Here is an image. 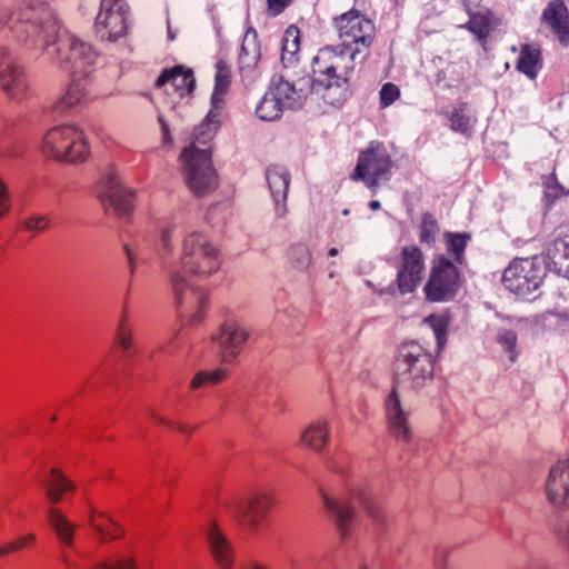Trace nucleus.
I'll return each mask as SVG.
<instances>
[{
	"mask_svg": "<svg viewBox=\"0 0 569 569\" xmlns=\"http://www.w3.org/2000/svg\"><path fill=\"white\" fill-rule=\"evenodd\" d=\"M8 22L13 31L26 34L34 43L49 46L54 42L59 67L71 78L84 80L94 71L97 50L74 36L58 38L59 24L46 6H23L10 17L7 11H2L0 23Z\"/></svg>",
	"mask_w": 569,
	"mask_h": 569,
	"instance_id": "f257e3e1",
	"label": "nucleus"
},
{
	"mask_svg": "<svg viewBox=\"0 0 569 569\" xmlns=\"http://www.w3.org/2000/svg\"><path fill=\"white\" fill-rule=\"evenodd\" d=\"M437 357L416 340L405 341L396 350L393 387L386 400V415L389 430L398 441L409 443L412 437L409 413L401 406L398 389L419 391L427 387L433 380Z\"/></svg>",
	"mask_w": 569,
	"mask_h": 569,
	"instance_id": "f03ea898",
	"label": "nucleus"
},
{
	"mask_svg": "<svg viewBox=\"0 0 569 569\" xmlns=\"http://www.w3.org/2000/svg\"><path fill=\"white\" fill-rule=\"evenodd\" d=\"M219 109H210L206 119L196 128L194 140L183 148L179 157L183 178L189 189L198 197L213 191L218 186L210 149L198 148L197 143L207 144L214 138L219 129Z\"/></svg>",
	"mask_w": 569,
	"mask_h": 569,
	"instance_id": "7ed1b4c3",
	"label": "nucleus"
},
{
	"mask_svg": "<svg viewBox=\"0 0 569 569\" xmlns=\"http://www.w3.org/2000/svg\"><path fill=\"white\" fill-rule=\"evenodd\" d=\"M321 498L326 510L332 518L341 540H346L357 518V506H361L376 526H383L387 521L385 511L378 499L365 487H353L348 493L332 497L321 490Z\"/></svg>",
	"mask_w": 569,
	"mask_h": 569,
	"instance_id": "20e7f679",
	"label": "nucleus"
},
{
	"mask_svg": "<svg viewBox=\"0 0 569 569\" xmlns=\"http://www.w3.org/2000/svg\"><path fill=\"white\" fill-rule=\"evenodd\" d=\"M40 149L44 157L70 164L84 163L91 156L88 137L83 129L74 123L58 124L48 129Z\"/></svg>",
	"mask_w": 569,
	"mask_h": 569,
	"instance_id": "39448f33",
	"label": "nucleus"
},
{
	"mask_svg": "<svg viewBox=\"0 0 569 569\" xmlns=\"http://www.w3.org/2000/svg\"><path fill=\"white\" fill-rule=\"evenodd\" d=\"M353 60L346 46H326L312 60L313 86L340 87L353 71Z\"/></svg>",
	"mask_w": 569,
	"mask_h": 569,
	"instance_id": "423d86ee",
	"label": "nucleus"
},
{
	"mask_svg": "<svg viewBox=\"0 0 569 569\" xmlns=\"http://www.w3.org/2000/svg\"><path fill=\"white\" fill-rule=\"evenodd\" d=\"M180 261L191 273L199 277L210 276L221 266L219 249L208 234L199 231H192L184 237Z\"/></svg>",
	"mask_w": 569,
	"mask_h": 569,
	"instance_id": "0eeeda50",
	"label": "nucleus"
},
{
	"mask_svg": "<svg viewBox=\"0 0 569 569\" xmlns=\"http://www.w3.org/2000/svg\"><path fill=\"white\" fill-rule=\"evenodd\" d=\"M391 168L392 159L383 143L371 141L365 150L360 151L350 179L352 181H363L369 189L373 190L382 181L390 179Z\"/></svg>",
	"mask_w": 569,
	"mask_h": 569,
	"instance_id": "6e6552de",
	"label": "nucleus"
},
{
	"mask_svg": "<svg viewBox=\"0 0 569 569\" xmlns=\"http://www.w3.org/2000/svg\"><path fill=\"white\" fill-rule=\"evenodd\" d=\"M332 23L342 41L341 44L347 49L351 44L355 46L351 52L352 59L362 50L369 49L375 40V23L356 9L335 17Z\"/></svg>",
	"mask_w": 569,
	"mask_h": 569,
	"instance_id": "1a4fd4ad",
	"label": "nucleus"
},
{
	"mask_svg": "<svg viewBox=\"0 0 569 569\" xmlns=\"http://www.w3.org/2000/svg\"><path fill=\"white\" fill-rule=\"evenodd\" d=\"M546 269L538 258H521L510 262L502 274L507 290L520 298H528L542 283Z\"/></svg>",
	"mask_w": 569,
	"mask_h": 569,
	"instance_id": "9d476101",
	"label": "nucleus"
},
{
	"mask_svg": "<svg viewBox=\"0 0 569 569\" xmlns=\"http://www.w3.org/2000/svg\"><path fill=\"white\" fill-rule=\"evenodd\" d=\"M461 283L455 262L443 256L435 258L423 291L430 302L449 301L455 298Z\"/></svg>",
	"mask_w": 569,
	"mask_h": 569,
	"instance_id": "9b49d317",
	"label": "nucleus"
},
{
	"mask_svg": "<svg viewBox=\"0 0 569 569\" xmlns=\"http://www.w3.org/2000/svg\"><path fill=\"white\" fill-rule=\"evenodd\" d=\"M129 6L126 0H101L94 30L101 40L116 42L128 33Z\"/></svg>",
	"mask_w": 569,
	"mask_h": 569,
	"instance_id": "f8f14e48",
	"label": "nucleus"
},
{
	"mask_svg": "<svg viewBox=\"0 0 569 569\" xmlns=\"http://www.w3.org/2000/svg\"><path fill=\"white\" fill-rule=\"evenodd\" d=\"M273 500L269 492L257 491L246 499H233L227 508L232 517L242 526L253 530L272 507Z\"/></svg>",
	"mask_w": 569,
	"mask_h": 569,
	"instance_id": "ddd939ff",
	"label": "nucleus"
},
{
	"mask_svg": "<svg viewBox=\"0 0 569 569\" xmlns=\"http://www.w3.org/2000/svg\"><path fill=\"white\" fill-rule=\"evenodd\" d=\"M98 197L107 211L111 208L120 218H127L132 211L133 192L122 187L113 171L101 179Z\"/></svg>",
	"mask_w": 569,
	"mask_h": 569,
	"instance_id": "4468645a",
	"label": "nucleus"
},
{
	"mask_svg": "<svg viewBox=\"0 0 569 569\" xmlns=\"http://www.w3.org/2000/svg\"><path fill=\"white\" fill-rule=\"evenodd\" d=\"M154 87L180 99L190 98L196 90L194 72L183 64L166 68L154 81Z\"/></svg>",
	"mask_w": 569,
	"mask_h": 569,
	"instance_id": "2eb2a0df",
	"label": "nucleus"
},
{
	"mask_svg": "<svg viewBox=\"0 0 569 569\" xmlns=\"http://www.w3.org/2000/svg\"><path fill=\"white\" fill-rule=\"evenodd\" d=\"M250 333L247 326L233 319H228L221 325L219 333L213 339L219 346L223 363H231L240 355Z\"/></svg>",
	"mask_w": 569,
	"mask_h": 569,
	"instance_id": "dca6fc26",
	"label": "nucleus"
},
{
	"mask_svg": "<svg viewBox=\"0 0 569 569\" xmlns=\"http://www.w3.org/2000/svg\"><path fill=\"white\" fill-rule=\"evenodd\" d=\"M425 257L416 246H407L401 250V263L397 273V284L401 293L412 292L422 280Z\"/></svg>",
	"mask_w": 569,
	"mask_h": 569,
	"instance_id": "f3484780",
	"label": "nucleus"
},
{
	"mask_svg": "<svg viewBox=\"0 0 569 569\" xmlns=\"http://www.w3.org/2000/svg\"><path fill=\"white\" fill-rule=\"evenodd\" d=\"M169 276L177 305L196 308L197 310L192 315L191 321L193 323L201 321L207 307L206 293L192 287L184 273L178 268L171 269Z\"/></svg>",
	"mask_w": 569,
	"mask_h": 569,
	"instance_id": "a211bd4d",
	"label": "nucleus"
},
{
	"mask_svg": "<svg viewBox=\"0 0 569 569\" xmlns=\"http://www.w3.org/2000/svg\"><path fill=\"white\" fill-rule=\"evenodd\" d=\"M547 501L557 509H569V459L555 463L545 482Z\"/></svg>",
	"mask_w": 569,
	"mask_h": 569,
	"instance_id": "6ab92c4d",
	"label": "nucleus"
},
{
	"mask_svg": "<svg viewBox=\"0 0 569 569\" xmlns=\"http://www.w3.org/2000/svg\"><path fill=\"white\" fill-rule=\"evenodd\" d=\"M540 23L561 46H569V8L563 0H550L542 9Z\"/></svg>",
	"mask_w": 569,
	"mask_h": 569,
	"instance_id": "aec40b11",
	"label": "nucleus"
},
{
	"mask_svg": "<svg viewBox=\"0 0 569 569\" xmlns=\"http://www.w3.org/2000/svg\"><path fill=\"white\" fill-rule=\"evenodd\" d=\"M0 86L12 97L23 96L28 89L24 70L6 50H0Z\"/></svg>",
	"mask_w": 569,
	"mask_h": 569,
	"instance_id": "412c9836",
	"label": "nucleus"
},
{
	"mask_svg": "<svg viewBox=\"0 0 569 569\" xmlns=\"http://www.w3.org/2000/svg\"><path fill=\"white\" fill-rule=\"evenodd\" d=\"M266 179L274 201V213L277 218L287 214V194L290 186V173L280 164H272L266 170Z\"/></svg>",
	"mask_w": 569,
	"mask_h": 569,
	"instance_id": "4be33fe9",
	"label": "nucleus"
},
{
	"mask_svg": "<svg viewBox=\"0 0 569 569\" xmlns=\"http://www.w3.org/2000/svg\"><path fill=\"white\" fill-rule=\"evenodd\" d=\"M299 100L295 86L282 76L272 77L262 98V104L269 107H291Z\"/></svg>",
	"mask_w": 569,
	"mask_h": 569,
	"instance_id": "5701e85b",
	"label": "nucleus"
},
{
	"mask_svg": "<svg viewBox=\"0 0 569 569\" xmlns=\"http://www.w3.org/2000/svg\"><path fill=\"white\" fill-rule=\"evenodd\" d=\"M329 440L330 422L326 417L311 420L300 435V442L316 452H321Z\"/></svg>",
	"mask_w": 569,
	"mask_h": 569,
	"instance_id": "b1692460",
	"label": "nucleus"
},
{
	"mask_svg": "<svg viewBox=\"0 0 569 569\" xmlns=\"http://www.w3.org/2000/svg\"><path fill=\"white\" fill-rule=\"evenodd\" d=\"M206 537L210 552L217 565L222 569L230 568L233 561L232 549L226 536L216 523H211L208 527Z\"/></svg>",
	"mask_w": 569,
	"mask_h": 569,
	"instance_id": "393cba45",
	"label": "nucleus"
},
{
	"mask_svg": "<svg viewBox=\"0 0 569 569\" xmlns=\"http://www.w3.org/2000/svg\"><path fill=\"white\" fill-rule=\"evenodd\" d=\"M472 8H467L469 20L465 28L472 32L479 41L486 42L490 33L500 24V20L489 9L472 11Z\"/></svg>",
	"mask_w": 569,
	"mask_h": 569,
	"instance_id": "a878e982",
	"label": "nucleus"
},
{
	"mask_svg": "<svg viewBox=\"0 0 569 569\" xmlns=\"http://www.w3.org/2000/svg\"><path fill=\"white\" fill-rule=\"evenodd\" d=\"M214 68L216 73L213 91L211 93V104L212 107H219L227 102V98L230 94L232 71L230 64L223 59H219Z\"/></svg>",
	"mask_w": 569,
	"mask_h": 569,
	"instance_id": "bb28decb",
	"label": "nucleus"
},
{
	"mask_svg": "<svg viewBox=\"0 0 569 569\" xmlns=\"http://www.w3.org/2000/svg\"><path fill=\"white\" fill-rule=\"evenodd\" d=\"M47 517L52 531L59 542L68 548L73 546L77 525L71 522L59 509L50 507Z\"/></svg>",
	"mask_w": 569,
	"mask_h": 569,
	"instance_id": "cd10ccee",
	"label": "nucleus"
},
{
	"mask_svg": "<svg viewBox=\"0 0 569 569\" xmlns=\"http://www.w3.org/2000/svg\"><path fill=\"white\" fill-rule=\"evenodd\" d=\"M542 67V53L538 44H522L516 68L530 79H536L538 71Z\"/></svg>",
	"mask_w": 569,
	"mask_h": 569,
	"instance_id": "c85d7f7f",
	"label": "nucleus"
},
{
	"mask_svg": "<svg viewBox=\"0 0 569 569\" xmlns=\"http://www.w3.org/2000/svg\"><path fill=\"white\" fill-rule=\"evenodd\" d=\"M548 258L551 269L569 279V237L555 240L548 249Z\"/></svg>",
	"mask_w": 569,
	"mask_h": 569,
	"instance_id": "c756f323",
	"label": "nucleus"
},
{
	"mask_svg": "<svg viewBox=\"0 0 569 569\" xmlns=\"http://www.w3.org/2000/svg\"><path fill=\"white\" fill-rule=\"evenodd\" d=\"M300 44V29L295 24L289 26L282 37L281 61L284 67L291 66L298 61Z\"/></svg>",
	"mask_w": 569,
	"mask_h": 569,
	"instance_id": "7c9ffc66",
	"label": "nucleus"
},
{
	"mask_svg": "<svg viewBox=\"0 0 569 569\" xmlns=\"http://www.w3.org/2000/svg\"><path fill=\"white\" fill-rule=\"evenodd\" d=\"M89 523L100 536L101 542H106L109 539H118L122 536V529L118 526V523L103 512L92 511Z\"/></svg>",
	"mask_w": 569,
	"mask_h": 569,
	"instance_id": "2f4dec72",
	"label": "nucleus"
},
{
	"mask_svg": "<svg viewBox=\"0 0 569 569\" xmlns=\"http://www.w3.org/2000/svg\"><path fill=\"white\" fill-rule=\"evenodd\" d=\"M50 476V479L44 482L46 496L51 503L56 505L61 501L62 493L74 489V485L58 469H51Z\"/></svg>",
	"mask_w": 569,
	"mask_h": 569,
	"instance_id": "473e14b6",
	"label": "nucleus"
},
{
	"mask_svg": "<svg viewBox=\"0 0 569 569\" xmlns=\"http://www.w3.org/2000/svg\"><path fill=\"white\" fill-rule=\"evenodd\" d=\"M423 322L432 330L435 335L437 342L436 353L439 356L447 343V335L450 322L449 318L442 315H430L425 318Z\"/></svg>",
	"mask_w": 569,
	"mask_h": 569,
	"instance_id": "72a5a7b5",
	"label": "nucleus"
},
{
	"mask_svg": "<svg viewBox=\"0 0 569 569\" xmlns=\"http://www.w3.org/2000/svg\"><path fill=\"white\" fill-rule=\"evenodd\" d=\"M229 371L224 368H216L213 370H200L190 381L191 390H199L209 386H216L228 377Z\"/></svg>",
	"mask_w": 569,
	"mask_h": 569,
	"instance_id": "f704fd0d",
	"label": "nucleus"
},
{
	"mask_svg": "<svg viewBox=\"0 0 569 569\" xmlns=\"http://www.w3.org/2000/svg\"><path fill=\"white\" fill-rule=\"evenodd\" d=\"M445 239L448 253L452 254L456 263L462 264L465 261V250L468 246L469 240L471 239L470 234L467 232H446Z\"/></svg>",
	"mask_w": 569,
	"mask_h": 569,
	"instance_id": "c9c22d12",
	"label": "nucleus"
},
{
	"mask_svg": "<svg viewBox=\"0 0 569 569\" xmlns=\"http://www.w3.org/2000/svg\"><path fill=\"white\" fill-rule=\"evenodd\" d=\"M517 341L518 337L513 330L507 328H500L497 330L496 342L502 348L510 362H516L519 356Z\"/></svg>",
	"mask_w": 569,
	"mask_h": 569,
	"instance_id": "e433bc0d",
	"label": "nucleus"
},
{
	"mask_svg": "<svg viewBox=\"0 0 569 569\" xmlns=\"http://www.w3.org/2000/svg\"><path fill=\"white\" fill-rule=\"evenodd\" d=\"M81 80L72 78L66 93L61 98L63 107H74L88 101V91L86 86L80 82Z\"/></svg>",
	"mask_w": 569,
	"mask_h": 569,
	"instance_id": "4c0bfd02",
	"label": "nucleus"
},
{
	"mask_svg": "<svg viewBox=\"0 0 569 569\" xmlns=\"http://www.w3.org/2000/svg\"><path fill=\"white\" fill-rule=\"evenodd\" d=\"M439 231L437 219L430 212H425L419 226V241L422 244L431 247L436 241V236Z\"/></svg>",
	"mask_w": 569,
	"mask_h": 569,
	"instance_id": "58836bf2",
	"label": "nucleus"
},
{
	"mask_svg": "<svg viewBox=\"0 0 569 569\" xmlns=\"http://www.w3.org/2000/svg\"><path fill=\"white\" fill-rule=\"evenodd\" d=\"M468 109H453L451 112L449 120L450 127L453 131L461 132L463 134H470L475 124L476 118L473 116L468 114L466 111Z\"/></svg>",
	"mask_w": 569,
	"mask_h": 569,
	"instance_id": "ea45409f",
	"label": "nucleus"
},
{
	"mask_svg": "<svg viewBox=\"0 0 569 569\" xmlns=\"http://www.w3.org/2000/svg\"><path fill=\"white\" fill-rule=\"evenodd\" d=\"M288 254L292 266L300 271L307 270L311 264V253L305 244L297 243L291 246Z\"/></svg>",
	"mask_w": 569,
	"mask_h": 569,
	"instance_id": "a19ab883",
	"label": "nucleus"
},
{
	"mask_svg": "<svg viewBox=\"0 0 569 569\" xmlns=\"http://www.w3.org/2000/svg\"><path fill=\"white\" fill-rule=\"evenodd\" d=\"M131 336L132 332L128 326V312L123 310L121 312L116 333L117 342L122 350L128 351L132 348L133 341Z\"/></svg>",
	"mask_w": 569,
	"mask_h": 569,
	"instance_id": "79ce46f5",
	"label": "nucleus"
},
{
	"mask_svg": "<svg viewBox=\"0 0 569 569\" xmlns=\"http://www.w3.org/2000/svg\"><path fill=\"white\" fill-rule=\"evenodd\" d=\"M400 88L397 84L387 82L380 89V102L383 107H389L400 98Z\"/></svg>",
	"mask_w": 569,
	"mask_h": 569,
	"instance_id": "37998d69",
	"label": "nucleus"
},
{
	"mask_svg": "<svg viewBox=\"0 0 569 569\" xmlns=\"http://www.w3.org/2000/svg\"><path fill=\"white\" fill-rule=\"evenodd\" d=\"M91 569H136V566L130 558L108 559L94 563Z\"/></svg>",
	"mask_w": 569,
	"mask_h": 569,
	"instance_id": "c03bdc74",
	"label": "nucleus"
},
{
	"mask_svg": "<svg viewBox=\"0 0 569 569\" xmlns=\"http://www.w3.org/2000/svg\"><path fill=\"white\" fill-rule=\"evenodd\" d=\"M49 224L50 220L47 216H33L23 221L24 228L30 231H44Z\"/></svg>",
	"mask_w": 569,
	"mask_h": 569,
	"instance_id": "a18cd8bd",
	"label": "nucleus"
},
{
	"mask_svg": "<svg viewBox=\"0 0 569 569\" xmlns=\"http://www.w3.org/2000/svg\"><path fill=\"white\" fill-rule=\"evenodd\" d=\"M10 211V192L7 183L0 178V219Z\"/></svg>",
	"mask_w": 569,
	"mask_h": 569,
	"instance_id": "49530a36",
	"label": "nucleus"
},
{
	"mask_svg": "<svg viewBox=\"0 0 569 569\" xmlns=\"http://www.w3.org/2000/svg\"><path fill=\"white\" fill-rule=\"evenodd\" d=\"M36 541V536L33 533H28L23 537L18 538L14 541H11L7 543V550H10V552L21 550L27 545L32 543Z\"/></svg>",
	"mask_w": 569,
	"mask_h": 569,
	"instance_id": "de8ad7c7",
	"label": "nucleus"
},
{
	"mask_svg": "<svg viewBox=\"0 0 569 569\" xmlns=\"http://www.w3.org/2000/svg\"><path fill=\"white\" fill-rule=\"evenodd\" d=\"M149 415L161 426H164V427H168L171 429H177L178 431L184 432V433L190 432L189 428L186 427L184 425H182V423L176 425L171 420H168L163 417L158 416L153 410H150Z\"/></svg>",
	"mask_w": 569,
	"mask_h": 569,
	"instance_id": "09e8293b",
	"label": "nucleus"
},
{
	"mask_svg": "<svg viewBox=\"0 0 569 569\" xmlns=\"http://www.w3.org/2000/svg\"><path fill=\"white\" fill-rule=\"evenodd\" d=\"M292 0H267L268 13L272 17L280 14Z\"/></svg>",
	"mask_w": 569,
	"mask_h": 569,
	"instance_id": "8fccbe9b",
	"label": "nucleus"
},
{
	"mask_svg": "<svg viewBox=\"0 0 569 569\" xmlns=\"http://www.w3.org/2000/svg\"><path fill=\"white\" fill-rule=\"evenodd\" d=\"M172 233H173L172 226L166 227L161 231V236H160L161 247L167 253H171L173 251Z\"/></svg>",
	"mask_w": 569,
	"mask_h": 569,
	"instance_id": "3c124183",
	"label": "nucleus"
},
{
	"mask_svg": "<svg viewBox=\"0 0 569 569\" xmlns=\"http://www.w3.org/2000/svg\"><path fill=\"white\" fill-rule=\"evenodd\" d=\"M283 109H256V114L259 119L272 121L279 119Z\"/></svg>",
	"mask_w": 569,
	"mask_h": 569,
	"instance_id": "603ef678",
	"label": "nucleus"
},
{
	"mask_svg": "<svg viewBox=\"0 0 569 569\" xmlns=\"http://www.w3.org/2000/svg\"><path fill=\"white\" fill-rule=\"evenodd\" d=\"M123 249L128 259L130 274H133L138 266L137 252L130 244L127 243L123 246Z\"/></svg>",
	"mask_w": 569,
	"mask_h": 569,
	"instance_id": "864d4df0",
	"label": "nucleus"
},
{
	"mask_svg": "<svg viewBox=\"0 0 569 569\" xmlns=\"http://www.w3.org/2000/svg\"><path fill=\"white\" fill-rule=\"evenodd\" d=\"M158 121L160 123L161 132H162V144L171 146L172 138L170 136V128H169L168 121L166 120V118L162 114L158 117Z\"/></svg>",
	"mask_w": 569,
	"mask_h": 569,
	"instance_id": "5fc2aeb1",
	"label": "nucleus"
},
{
	"mask_svg": "<svg viewBox=\"0 0 569 569\" xmlns=\"http://www.w3.org/2000/svg\"><path fill=\"white\" fill-rule=\"evenodd\" d=\"M563 193V187L558 183V181H553L548 183L546 196L548 198L557 199Z\"/></svg>",
	"mask_w": 569,
	"mask_h": 569,
	"instance_id": "6e6d98bb",
	"label": "nucleus"
},
{
	"mask_svg": "<svg viewBox=\"0 0 569 569\" xmlns=\"http://www.w3.org/2000/svg\"><path fill=\"white\" fill-rule=\"evenodd\" d=\"M241 569H270V568H268L267 566H263L259 562L251 561V562L243 565L241 567Z\"/></svg>",
	"mask_w": 569,
	"mask_h": 569,
	"instance_id": "4d7b16f0",
	"label": "nucleus"
},
{
	"mask_svg": "<svg viewBox=\"0 0 569 569\" xmlns=\"http://www.w3.org/2000/svg\"><path fill=\"white\" fill-rule=\"evenodd\" d=\"M466 8L477 7L482 0H462Z\"/></svg>",
	"mask_w": 569,
	"mask_h": 569,
	"instance_id": "13d9d810",
	"label": "nucleus"
},
{
	"mask_svg": "<svg viewBox=\"0 0 569 569\" xmlns=\"http://www.w3.org/2000/svg\"><path fill=\"white\" fill-rule=\"evenodd\" d=\"M381 207L380 202L378 200H372L369 202V208L372 210V211H377L379 210Z\"/></svg>",
	"mask_w": 569,
	"mask_h": 569,
	"instance_id": "bf43d9fd",
	"label": "nucleus"
},
{
	"mask_svg": "<svg viewBox=\"0 0 569 569\" xmlns=\"http://www.w3.org/2000/svg\"><path fill=\"white\" fill-rule=\"evenodd\" d=\"M338 254V250L336 248H331L328 251L329 257H336Z\"/></svg>",
	"mask_w": 569,
	"mask_h": 569,
	"instance_id": "052dcab7",
	"label": "nucleus"
},
{
	"mask_svg": "<svg viewBox=\"0 0 569 569\" xmlns=\"http://www.w3.org/2000/svg\"><path fill=\"white\" fill-rule=\"evenodd\" d=\"M10 550H7V545L0 548V557L9 553Z\"/></svg>",
	"mask_w": 569,
	"mask_h": 569,
	"instance_id": "680f3d73",
	"label": "nucleus"
},
{
	"mask_svg": "<svg viewBox=\"0 0 569 569\" xmlns=\"http://www.w3.org/2000/svg\"><path fill=\"white\" fill-rule=\"evenodd\" d=\"M61 559H62V561H63L66 565H68V566H70V565H71V563H70V561H69V559L67 558V556H64V555H63Z\"/></svg>",
	"mask_w": 569,
	"mask_h": 569,
	"instance_id": "e2e57ef3",
	"label": "nucleus"
},
{
	"mask_svg": "<svg viewBox=\"0 0 569 569\" xmlns=\"http://www.w3.org/2000/svg\"><path fill=\"white\" fill-rule=\"evenodd\" d=\"M342 214H343V216H348V214H349V210H348V209H343V210H342Z\"/></svg>",
	"mask_w": 569,
	"mask_h": 569,
	"instance_id": "0e129e2a",
	"label": "nucleus"
},
{
	"mask_svg": "<svg viewBox=\"0 0 569 569\" xmlns=\"http://www.w3.org/2000/svg\"><path fill=\"white\" fill-rule=\"evenodd\" d=\"M359 569H367V568H366V567H361V568H359Z\"/></svg>",
	"mask_w": 569,
	"mask_h": 569,
	"instance_id": "69168bd1",
	"label": "nucleus"
},
{
	"mask_svg": "<svg viewBox=\"0 0 569 569\" xmlns=\"http://www.w3.org/2000/svg\"><path fill=\"white\" fill-rule=\"evenodd\" d=\"M539 569H548V568H539Z\"/></svg>",
	"mask_w": 569,
	"mask_h": 569,
	"instance_id": "338daca9",
	"label": "nucleus"
}]
</instances>
